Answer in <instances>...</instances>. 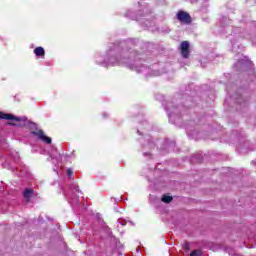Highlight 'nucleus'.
<instances>
[{"instance_id": "nucleus-2", "label": "nucleus", "mask_w": 256, "mask_h": 256, "mask_svg": "<svg viewBox=\"0 0 256 256\" xmlns=\"http://www.w3.org/2000/svg\"><path fill=\"white\" fill-rule=\"evenodd\" d=\"M0 119H5L6 121H16L17 123H21L23 127L31 129L30 134L37 137L39 141L46 143V145H51L52 143L51 137L45 135V132H43V130L37 129V124L35 122H31L25 116L18 117L13 114L0 112Z\"/></svg>"}, {"instance_id": "nucleus-24", "label": "nucleus", "mask_w": 256, "mask_h": 256, "mask_svg": "<svg viewBox=\"0 0 256 256\" xmlns=\"http://www.w3.org/2000/svg\"><path fill=\"white\" fill-rule=\"evenodd\" d=\"M107 233H108V235H110V236L112 235V232H111L110 229H108Z\"/></svg>"}, {"instance_id": "nucleus-1", "label": "nucleus", "mask_w": 256, "mask_h": 256, "mask_svg": "<svg viewBox=\"0 0 256 256\" xmlns=\"http://www.w3.org/2000/svg\"><path fill=\"white\" fill-rule=\"evenodd\" d=\"M138 39H127L116 44H110L109 50L105 55L95 54L96 65L101 67H115L125 65L131 71L141 73L144 77H159L163 71L159 70V64L150 65L145 59V54H139L137 51L129 48L136 45Z\"/></svg>"}, {"instance_id": "nucleus-7", "label": "nucleus", "mask_w": 256, "mask_h": 256, "mask_svg": "<svg viewBox=\"0 0 256 256\" xmlns=\"http://www.w3.org/2000/svg\"><path fill=\"white\" fill-rule=\"evenodd\" d=\"M145 141H147V144L143 142V138H140V143L142 144V151L144 157H151V152L152 149H155V143L151 142V136L145 135L144 137Z\"/></svg>"}, {"instance_id": "nucleus-5", "label": "nucleus", "mask_w": 256, "mask_h": 256, "mask_svg": "<svg viewBox=\"0 0 256 256\" xmlns=\"http://www.w3.org/2000/svg\"><path fill=\"white\" fill-rule=\"evenodd\" d=\"M10 159H12V161L16 165H19V167L11 166L9 158H6L4 163V167L6 169H11V171H23V173H27V168H25V165L21 164V158L19 157V153L15 151L11 152Z\"/></svg>"}, {"instance_id": "nucleus-6", "label": "nucleus", "mask_w": 256, "mask_h": 256, "mask_svg": "<svg viewBox=\"0 0 256 256\" xmlns=\"http://www.w3.org/2000/svg\"><path fill=\"white\" fill-rule=\"evenodd\" d=\"M77 193L83 195L77 184H72L68 190H65L64 195L70 205H79V195Z\"/></svg>"}, {"instance_id": "nucleus-18", "label": "nucleus", "mask_w": 256, "mask_h": 256, "mask_svg": "<svg viewBox=\"0 0 256 256\" xmlns=\"http://www.w3.org/2000/svg\"><path fill=\"white\" fill-rule=\"evenodd\" d=\"M190 256H203V251H202L201 249L193 250V251L190 253Z\"/></svg>"}, {"instance_id": "nucleus-23", "label": "nucleus", "mask_w": 256, "mask_h": 256, "mask_svg": "<svg viewBox=\"0 0 256 256\" xmlns=\"http://www.w3.org/2000/svg\"><path fill=\"white\" fill-rule=\"evenodd\" d=\"M9 125H11L12 127H17L16 123H9Z\"/></svg>"}, {"instance_id": "nucleus-17", "label": "nucleus", "mask_w": 256, "mask_h": 256, "mask_svg": "<svg viewBox=\"0 0 256 256\" xmlns=\"http://www.w3.org/2000/svg\"><path fill=\"white\" fill-rule=\"evenodd\" d=\"M67 177L70 181H75V178L73 177V169L71 168L67 169Z\"/></svg>"}, {"instance_id": "nucleus-13", "label": "nucleus", "mask_w": 256, "mask_h": 256, "mask_svg": "<svg viewBox=\"0 0 256 256\" xmlns=\"http://www.w3.org/2000/svg\"><path fill=\"white\" fill-rule=\"evenodd\" d=\"M181 55L184 59H189V43L187 41H183L180 45Z\"/></svg>"}, {"instance_id": "nucleus-3", "label": "nucleus", "mask_w": 256, "mask_h": 256, "mask_svg": "<svg viewBox=\"0 0 256 256\" xmlns=\"http://www.w3.org/2000/svg\"><path fill=\"white\" fill-rule=\"evenodd\" d=\"M147 15H151V8L144 7L142 10L138 11V15L135 14V12L131 10H127L124 14V17L127 19H132V21H144V27H151L154 23L149 21V18H141V17H147Z\"/></svg>"}, {"instance_id": "nucleus-9", "label": "nucleus", "mask_w": 256, "mask_h": 256, "mask_svg": "<svg viewBox=\"0 0 256 256\" xmlns=\"http://www.w3.org/2000/svg\"><path fill=\"white\" fill-rule=\"evenodd\" d=\"M176 19H178L180 23H184V25H189L193 21L191 15L183 10L178 11V13L176 14Z\"/></svg>"}, {"instance_id": "nucleus-21", "label": "nucleus", "mask_w": 256, "mask_h": 256, "mask_svg": "<svg viewBox=\"0 0 256 256\" xmlns=\"http://www.w3.org/2000/svg\"><path fill=\"white\" fill-rule=\"evenodd\" d=\"M182 247L183 249L189 250L190 249L189 242H185Z\"/></svg>"}, {"instance_id": "nucleus-10", "label": "nucleus", "mask_w": 256, "mask_h": 256, "mask_svg": "<svg viewBox=\"0 0 256 256\" xmlns=\"http://www.w3.org/2000/svg\"><path fill=\"white\" fill-rule=\"evenodd\" d=\"M145 131H153V126H151L147 120L140 122L137 128L138 135H145Z\"/></svg>"}, {"instance_id": "nucleus-14", "label": "nucleus", "mask_w": 256, "mask_h": 256, "mask_svg": "<svg viewBox=\"0 0 256 256\" xmlns=\"http://www.w3.org/2000/svg\"><path fill=\"white\" fill-rule=\"evenodd\" d=\"M33 195H35V191H33V189L30 188H26L23 192L24 199H31Z\"/></svg>"}, {"instance_id": "nucleus-12", "label": "nucleus", "mask_w": 256, "mask_h": 256, "mask_svg": "<svg viewBox=\"0 0 256 256\" xmlns=\"http://www.w3.org/2000/svg\"><path fill=\"white\" fill-rule=\"evenodd\" d=\"M160 149L165 151V153H169V151H175V141L166 139L164 141V146L160 147Z\"/></svg>"}, {"instance_id": "nucleus-19", "label": "nucleus", "mask_w": 256, "mask_h": 256, "mask_svg": "<svg viewBox=\"0 0 256 256\" xmlns=\"http://www.w3.org/2000/svg\"><path fill=\"white\" fill-rule=\"evenodd\" d=\"M234 99H236L237 103H239V105H243V101L244 98L243 96L239 95V97L234 96Z\"/></svg>"}, {"instance_id": "nucleus-8", "label": "nucleus", "mask_w": 256, "mask_h": 256, "mask_svg": "<svg viewBox=\"0 0 256 256\" xmlns=\"http://www.w3.org/2000/svg\"><path fill=\"white\" fill-rule=\"evenodd\" d=\"M247 67H253V62H251V60L245 56L234 64V69L236 71H245Z\"/></svg>"}, {"instance_id": "nucleus-15", "label": "nucleus", "mask_w": 256, "mask_h": 256, "mask_svg": "<svg viewBox=\"0 0 256 256\" xmlns=\"http://www.w3.org/2000/svg\"><path fill=\"white\" fill-rule=\"evenodd\" d=\"M34 54L36 55V57H45V49L41 46L36 47L34 49Z\"/></svg>"}, {"instance_id": "nucleus-20", "label": "nucleus", "mask_w": 256, "mask_h": 256, "mask_svg": "<svg viewBox=\"0 0 256 256\" xmlns=\"http://www.w3.org/2000/svg\"><path fill=\"white\" fill-rule=\"evenodd\" d=\"M118 223H119V225H122V226L127 225V221L121 220V219H118Z\"/></svg>"}, {"instance_id": "nucleus-22", "label": "nucleus", "mask_w": 256, "mask_h": 256, "mask_svg": "<svg viewBox=\"0 0 256 256\" xmlns=\"http://www.w3.org/2000/svg\"><path fill=\"white\" fill-rule=\"evenodd\" d=\"M102 116H103L104 119H107V117H109V114H107L106 112H104V113L102 114Z\"/></svg>"}, {"instance_id": "nucleus-26", "label": "nucleus", "mask_w": 256, "mask_h": 256, "mask_svg": "<svg viewBox=\"0 0 256 256\" xmlns=\"http://www.w3.org/2000/svg\"><path fill=\"white\" fill-rule=\"evenodd\" d=\"M0 159H1V153H0Z\"/></svg>"}, {"instance_id": "nucleus-25", "label": "nucleus", "mask_w": 256, "mask_h": 256, "mask_svg": "<svg viewBox=\"0 0 256 256\" xmlns=\"http://www.w3.org/2000/svg\"><path fill=\"white\" fill-rule=\"evenodd\" d=\"M130 224L135 225V224H133V222H130Z\"/></svg>"}, {"instance_id": "nucleus-11", "label": "nucleus", "mask_w": 256, "mask_h": 256, "mask_svg": "<svg viewBox=\"0 0 256 256\" xmlns=\"http://www.w3.org/2000/svg\"><path fill=\"white\" fill-rule=\"evenodd\" d=\"M195 121H190L186 126V133L191 139H197V128Z\"/></svg>"}, {"instance_id": "nucleus-4", "label": "nucleus", "mask_w": 256, "mask_h": 256, "mask_svg": "<svg viewBox=\"0 0 256 256\" xmlns=\"http://www.w3.org/2000/svg\"><path fill=\"white\" fill-rule=\"evenodd\" d=\"M165 111L169 117V121H175V119H179L187 113V108L183 105L175 106L173 102H168L165 106Z\"/></svg>"}, {"instance_id": "nucleus-16", "label": "nucleus", "mask_w": 256, "mask_h": 256, "mask_svg": "<svg viewBox=\"0 0 256 256\" xmlns=\"http://www.w3.org/2000/svg\"><path fill=\"white\" fill-rule=\"evenodd\" d=\"M173 201V197L169 195H163L162 196V202L163 203H171Z\"/></svg>"}]
</instances>
